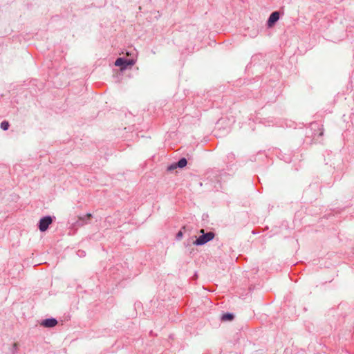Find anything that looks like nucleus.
<instances>
[{
	"label": "nucleus",
	"instance_id": "obj_11",
	"mask_svg": "<svg viewBox=\"0 0 354 354\" xmlns=\"http://www.w3.org/2000/svg\"><path fill=\"white\" fill-rule=\"evenodd\" d=\"M18 351V344L14 343L12 346V348H10V353L11 354H16Z\"/></svg>",
	"mask_w": 354,
	"mask_h": 354
},
{
	"label": "nucleus",
	"instance_id": "obj_10",
	"mask_svg": "<svg viewBox=\"0 0 354 354\" xmlns=\"http://www.w3.org/2000/svg\"><path fill=\"white\" fill-rule=\"evenodd\" d=\"M185 227L183 226L182 227V229L176 234V241H180L183 238V232L182 231V230H185Z\"/></svg>",
	"mask_w": 354,
	"mask_h": 354
},
{
	"label": "nucleus",
	"instance_id": "obj_9",
	"mask_svg": "<svg viewBox=\"0 0 354 354\" xmlns=\"http://www.w3.org/2000/svg\"><path fill=\"white\" fill-rule=\"evenodd\" d=\"M0 127L1 129H3V131H6L9 129L10 127V124L8 121L6 120H3V122H1V125H0Z\"/></svg>",
	"mask_w": 354,
	"mask_h": 354
},
{
	"label": "nucleus",
	"instance_id": "obj_3",
	"mask_svg": "<svg viewBox=\"0 0 354 354\" xmlns=\"http://www.w3.org/2000/svg\"><path fill=\"white\" fill-rule=\"evenodd\" d=\"M53 223V217L51 216H45L40 218L38 223V228L40 232H46L49 225Z\"/></svg>",
	"mask_w": 354,
	"mask_h": 354
},
{
	"label": "nucleus",
	"instance_id": "obj_7",
	"mask_svg": "<svg viewBox=\"0 0 354 354\" xmlns=\"http://www.w3.org/2000/svg\"><path fill=\"white\" fill-rule=\"evenodd\" d=\"M234 319V315L232 313H225L221 317V322H231Z\"/></svg>",
	"mask_w": 354,
	"mask_h": 354
},
{
	"label": "nucleus",
	"instance_id": "obj_13",
	"mask_svg": "<svg viewBox=\"0 0 354 354\" xmlns=\"http://www.w3.org/2000/svg\"><path fill=\"white\" fill-rule=\"evenodd\" d=\"M178 168V166L176 165V163H173L171 164V165H169L168 167H167V170L168 171H172L175 169Z\"/></svg>",
	"mask_w": 354,
	"mask_h": 354
},
{
	"label": "nucleus",
	"instance_id": "obj_6",
	"mask_svg": "<svg viewBox=\"0 0 354 354\" xmlns=\"http://www.w3.org/2000/svg\"><path fill=\"white\" fill-rule=\"evenodd\" d=\"M279 12L277 11L273 12L269 17L267 25L268 27H272L273 25L279 20Z\"/></svg>",
	"mask_w": 354,
	"mask_h": 354
},
{
	"label": "nucleus",
	"instance_id": "obj_8",
	"mask_svg": "<svg viewBox=\"0 0 354 354\" xmlns=\"http://www.w3.org/2000/svg\"><path fill=\"white\" fill-rule=\"evenodd\" d=\"M178 168H183L187 164V160L185 158H181L179 160L176 162Z\"/></svg>",
	"mask_w": 354,
	"mask_h": 354
},
{
	"label": "nucleus",
	"instance_id": "obj_1",
	"mask_svg": "<svg viewBox=\"0 0 354 354\" xmlns=\"http://www.w3.org/2000/svg\"><path fill=\"white\" fill-rule=\"evenodd\" d=\"M202 234L199 236L194 242L193 244L196 245H203L207 243V242L212 241L214 236L215 234L213 232H208L205 233L204 230L202 229L200 231Z\"/></svg>",
	"mask_w": 354,
	"mask_h": 354
},
{
	"label": "nucleus",
	"instance_id": "obj_12",
	"mask_svg": "<svg viewBox=\"0 0 354 354\" xmlns=\"http://www.w3.org/2000/svg\"><path fill=\"white\" fill-rule=\"evenodd\" d=\"M228 159L230 160V161H233V160L235 159V156L236 155L233 153V152H230L227 155Z\"/></svg>",
	"mask_w": 354,
	"mask_h": 354
},
{
	"label": "nucleus",
	"instance_id": "obj_4",
	"mask_svg": "<svg viewBox=\"0 0 354 354\" xmlns=\"http://www.w3.org/2000/svg\"><path fill=\"white\" fill-rule=\"evenodd\" d=\"M92 218L91 213H87L84 216H78V220L73 224L75 227H82L88 223L89 220Z\"/></svg>",
	"mask_w": 354,
	"mask_h": 354
},
{
	"label": "nucleus",
	"instance_id": "obj_14",
	"mask_svg": "<svg viewBox=\"0 0 354 354\" xmlns=\"http://www.w3.org/2000/svg\"><path fill=\"white\" fill-rule=\"evenodd\" d=\"M194 277L197 278V274H194Z\"/></svg>",
	"mask_w": 354,
	"mask_h": 354
},
{
	"label": "nucleus",
	"instance_id": "obj_5",
	"mask_svg": "<svg viewBox=\"0 0 354 354\" xmlns=\"http://www.w3.org/2000/svg\"><path fill=\"white\" fill-rule=\"evenodd\" d=\"M57 324V320L55 318H47L44 319L41 325L46 328H53Z\"/></svg>",
	"mask_w": 354,
	"mask_h": 354
},
{
	"label": "nucleus",
	"instance_id": "obj_2",
	"mask_svg": "<svg viewBox=\"0 0 354 354\" xmlns=\"http://www.w3.org/2000/svg\"><path fill=\"white\" fill-rule=\"evenodd\" d=\"M136 61L133 59H127L124 57H118L115 62V65L119 66L121 71H124L129 67L133 66Z\"/></svg>",
	"mask_w": 354,
	"mask_h": 354
}]
</instances>
